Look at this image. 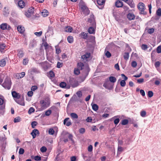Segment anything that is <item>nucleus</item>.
Listing matches in <instances>:
<instances>
[{
	"instance_id": "nucleus-1",
	"label": "nucleus",
	"mask_w": 161,
	"mask_h": 161,
	"mask_svg": "<svg viewBox=\"0 0 161 161\" xmlns=\"http://www.w3.org/2000/svg\"><path fill=\"white\" fill-rule=\"evenodd\" d=\"M41 109L43 110L48 107L50 104V101L48 99H45L40 101Z\"/></svg>"
},
{
	"instance_id": "nucleus-2",
	"label": "nucleus",
	"mask_w": 161,
	"mask_h": 161,
	"mask_svg": "<svg viewBox=\"0 0 161 161\" xmlns=\"http://www.w3.org/2000/svg\"><path fill=\"white\" fill-rule=\"evenodd\" d=\"M12 96L14 98L16 99L15 100V101L18 103L23 106L25 105V103L23 101H20L19 100H18L20 97V95L19 94V93L16 92L15 91H13L12 92Z\"/></svg>"
},
{
	"instance_id": "nucleus-3",
	"label": "nucleus",
	"mask_w": 161,
	"mask_h": 161,
	"mask_svg": "<svg viewBox=\"0 0 161 161\" xmlns=\"http://www.w3.org/2000/svg\"><path fill=\"white\" fill-rule=\"evenodd\" d=\"M11 81L8 78H6L4 83L2 84V86L5 89L9 90L11 86Z\"/></svg>"
},
{
	"instance_id": "nucleus-4",
	"label": "nucleus",
	"mask_w": 161,
	"mask_h": 161,
	"mask_svg": "<svg viewBox=\"0 0 161 161\" xmlns=\"http://www.w3.org/2000/svg\"><path fill=\"white\" fill-rule=\"evenodd\" d=\"M145 5L142 3H139L137 5V8L139 10L141 11L140 13V14L146 15L147 12L144 11Z\"/></svg>"
},
{
	"instance_id": "nucleus-5",
	"label": "nucleus",
	"mask_w": 161,
	"mask_h": 161,
	"mask_svg": "<svg viewBox=\"0 0 161 161\" xmlns=\"http://www.w3.org/2000/svg\"><path fill=\"white\" fill-rule=\"evenodd\" d=\"M63 138L68 137L69 140H70L72 142L74 143V141L73 139V136L68 132L66 131L63 132L62 134Z\"/></svg>"
},
{
	"instance_id": "nucleus-6",
	"label": "nucleus",
	"mask_w": 161,
	"mask_h": 161,
	"mask_svg": "<svg viewBox=\"0 0 161 161\" xmlns=\"http://www.w3.org/2000/svg\"><path fill=\"white\" fill-rule=\"evenodd\" d=\"M69 83L72 87H75L78 86V82L73 78H70Z\"/></svg>"
},
{
	"instance_id": "nucleus-7",
	"label": "nucleus",
	"mask_w": 161,
	"mask_h": 161,
	"mask_svg": "<svg viewBox=\"0 0 161 161\" xmlns=\"http://www.w3.org/2000/svg\"><path fill=\"white\" fill-rule=\"evenodd\" d=\"M88 22L92 24V25L93 27H96V23L94 18V16L93 15H91L90 18L88 19Z\"/></svg>"
},
{
	"instance_id": "nucleus-8",
	"label": "nucleus",
	"mask_w": 161,
	"mask_h": 161,
	"mask_svg": "<svg viewBox=\"0 0 161 161\" xmlns=\"http://www.w3.org/2000/svg\"><path fill=\"white\" fill-rule=\"evenodd\" d=\"M34 8L31 7L25 13V15L28 18L30 17L33 14L34 12Z\"/></svg>"
},
{
	"instance_id": "nucleus-9",
	"label": "nucleus",
	"mask_w": 161,
	"mask_h": 161,
	"mask_svg": "<svg viewBox=\"0 0 161 161\" xmlns=\"http://www.w3.org/2000/svg\"><path fill=\"white\" fill-rule=\"evenodd\" d=\"M81 8L83 14L85 15H87L89 14L90 11L86 6L83 5L82 6Z\"/></svg>"
},
{
	"instance_id": "nucleus-10",
	"label": "nucleus",
	"mask_w": 161,
	"mask_h": 161,
	"mask_svg": "<svg viewBox=\"0 0 161 161\" xmlns=\"http://www.w3.org/2000/svg\"><path fill=\"white\" fill-rule=\"evenodd\" d=\"M0 28L3 30L5 29L9 30L11 27L9 25H8L6 23H3L0 25Z\"/></svg>"
},
{
	"instance_id": "nucleus-11",
	"label": "nucleus",
	"mask_w": 161,
	"mask_h": 161,
	"mask_svg": "<svg viewBox=\"0 0 161 161\" xmlns=\"http://www.w3.org/2000/svg\"><path fill=\"white\" fill-rule=\"evenodd\" d=\"M69 118H65L64 120L63 123L64 125H66L67 126H69L72 125V123L70 120H69Z\"/></svg>"
},
{
	"instance_id": "nucleus-12",
	"label": "nucleus",
	"mask_w": 161,
	"mask_h": 161,
	"mask_svg": "<svg viewBox=\"0 0 161 161\" xmlns=\"http://www.w3.org/2000/svg\"><path fill=\"white\" fill-rule=\"evenodd\" d=\"M31 134L33 138H35L37 135L39 134V132L38 130L35 129L33 130Z\"/></svg>"
},
{
	"instance_id": "nucleus-13",
	"label": "nucleus",
	"mask_w": 161,
	"mask_h": 161,
	"mask_svg": "<svg viewBox=\"0 0 161 161\" xmlns=\"http://www.w3.org/2000/svg\"><path fill=\"white\" fill-rule=\"evenodd\" d=\"M91 54L90 53H86L85 54L82 55L81 58L84 60L87 61L88 59L90 58Z\"/></svg>"
},
{
	"instance_id": "nucleus-14",
	"label": "nucleus",
	"mask_w": 161,
	"mask_h": 161,
	"mask_svg": "<svg viewBox=\"0 0 161 161\" xmlns=\"http://www.w3.org/2000/svg\"><path fill=\"white\" fill-rule=\"evenodd\" d=\"M17 56L19 58H21L23 57L24 55V52L22 49L17 50Z\"/></svg>"
},
{
	"instance_id": "nucleus-15",
	"label": "nucleus",
	"mask_w": 161,
	"mask_h": 161,
	"mask_svg": "<svg viewBox=\"0 0 161 161\" xmlns=\"http://www.w3.org/2000/svg\"><path fill=\"white\" fill-rule=\"evenodd\" d=\"M115 5L117 8L122 7L123 6V2L119 0H117L115 3Z\"/></svg>"
},
{
	"instance_id": "nucleus-16",
	"label": "nucleus",
	"mask_w": 161,
	"mask_h": 161,
	"mask_svg": "<svg viewBox=\"0 0 161 161\" xmlns=\"http://www.w3.org/2000/svg\"><path fill=\"white\" fill-rule=\"evenodd\" d=\"M18 5L20 8H22L25 6V3L23 1L21 0L18 1Z\"/></svg>"
},
{
	"instance_id": "nucleus-17",
	"label": "nucleus",
	"mask_w": 161,
	"mask_h": 161,
	"mask_svg": "<svg viewBox=\"0 0 161 161\" xmlns=\"http://www.w3.org/2000/svg\"><path fill=\"white\" fill-rule=\"evenodd\" d=\"M127 17L128 19L130 20H134L135 17V15L134 14L129 13L128 14Z\"/></svg>"
},
{
	"instance_id": "nucleus-18",
	"label": "nucleus",
	"mask_w": 161,
	"mask_h": 161,
	"mask_svg": "<svg viewBox=\"0 0 161 161\" xmlns=\"http://www.w3.org/2000/svg\"><path fill=\"white\" fill-rule=\"evenodd\" d=\"M25 75V72H23L17 74L16 75V77L18 79H19L23 77Z\"/></svg>"
},
{
	"instance_id": "nucleus-19",
	"label": "nucleus",
	"mask_w": 161,
	"mask_h": 161,
	"mask_svg": "<svg viewBox=\"0 0 161 161\" xmlns=\"http://www.w3.org/2000/svg\"><path fill=\"white\" fill-rule=\"evenodd\" d=\"M77 66L78 67V68L80 70L84 69L85 67V66L83 63L81 62L78 63Z\"/></svg>"
},
{
	"instance_id": "nucleus-20",
	"label": "nucleus",
	"mask_w": 161,
	"mask_h": 161,
	"mask_svg": "<svg viewBox=\"0 0 161 161\" xmlns=\"http://www.w3.org/2000/svg\"><path fill=\"white\" fill-rule=\"evenodd\" d=\"M131 8L135 7V4L133 1L132 0H128L126 3Z\"/></svg>"
},
{
	"instance_id": "nucleus-21",
	"label": "nucleus",
	"mask_w": 161,
	"mask_h": 161,
	"mask_svg": "<svg viewBox=\"0 0 161 161\" xmlns=\"http://www.w3.org/2000/svg\"><path fill=\"white\" fill-rule=\"evenodd\" d=\"M72 30V28L70 26H67L64 28V31L66 32H71Z\"/></svg>"
},
{
	"instance_id": "nucleus-22",
	"label": "nucleus",
	"mask_w": 161,
	"mask_h": 161,
	"mask_svg": "<svg viewBox=\"0 0 161 161\" xmlns=\"http://www.w3.org/2000/svg\"><path fill=\"white\" fill-rule=\"evenodd\" d=\"M124 151L123 148L121 146H118L117 156L119 155Z\"/></svg>"
},
{
	"instance_id": "nucleus-23",
	"label": "nucleus",
	"mask_w": 161,
	"mask_h": 161,
	"mask_svg": "<svg viewBox=\"0 0 161 161\" xmlns=\"http://www.w3.org/2000/svg\"><path fill=\"white\" fill-rule=\"evenodd\" d=\"M17 30L19 32L21 33H23L25 31V28L21 26H19L17 27Z\"/></svg>"
},
{
	"instance_id": "nucleus-24",
	"label": "nucleus",
	"mask_w": 161,
	"mask_h": 161,
	"mask_svg": "<svg viewBox=\"0 0 161 161\" xmlns=\"http://www.w3.org/2000/svg\"><path fill=\"white\" fill-rule=\"evenodd\" d=\"M95 28L96 27H93V26H92V27H90L88 29V32L90 34H93L95 32L94 28Z\"/></svg>"
},
{
	"instance_id": "nucleus-25",
	"label": "nucleus",
	"mask_w": 161,
	"mask_h": 161,
	"mask_svg": "<svg viewBox=\"0 0 161 161\" xmlns=\"http://www.w3.org/2000/svg\"><path fill=\"white\" fill-rule=\"evenodd\" d=\"M48 11L45 9L43 10V11L42 12V15L44 17L47 16L48 15Z\"/></svg>"
},
{
	"instance_id": "nucleus-26",
	"label": "nucleus",
	"mask_w": 161,
	"mask_h": 161,
	"mask_svg": "<svg viewBox=\"0 0 161 161\" xmlns=\"http://www.w3.org/2000/svg\"><path fill=\"white\" fill-rule=\"evenodd\" d=\"M6 64V61L5 59H2L0 60V66L2 67H4Z\"/></svg>"
},
{
	"instance_id": "nucleus-27",
	"label": "nucleus",
	"mask_w": 161,
	"mask_h": 161,
	"mask_svg": "<svg viewBox=\"0 0 161 161\" xmlns=\"http://www.w3.org/2000/svg\"><path fill=\"white\" fill-rule=\"evenodd\" d=\"M70 115L72 119H77L78 117L77 114L74 113H71L70 114Z\"/></svg>"
},
{
	"instance_id": "nucleus-28",
	"label": "nucleus",
	"mask_w": 161,
	"mask_h": 161,
	"mask_svg": "<svg viewBox=\"0 0 161 161\" xmlns=\"http://www.w3.org/2000/svg\"><path fill=\"white\" fill-rule=\"evenodd\" d=\"M31 72L32 74L33 73H38L39 72V70L36 68H33L31 70Z\"/></svg>"
},
{
	"instance_id": "nucleus-29",
	"label": "nucleus",
	"mask_w": 161,
	"mask_h": 161,
	"mask_svg": "<svg viewBox=\"0 0 161 161\" xmlns=\"http://www.w3.org/2000/svg\"><path fill=\"white\" fill-rule=\"evenodd\" d=\"M109 81L112 83H114L116 80V78L113 76H110L109 77Z\"/></svg>"
},
{
	"instance_id": "nucleus-30",
	"label": "nucleus",
	"mask_w": 161,
	"mask_h": 161,
	"mask_svg": "<svg viewBox=\"0 0 161 161\" xmlns=\"http://www.w3.org/2000/svg\"><path fill=\"white\" fill-rule=\"evenodd\" d=\"M5 47V45L4 43H0V51L1 52H3V50L4 49Z\"/></svg>"
},
{
	"instance_id": "nucleus-31",
	"label": "nucleus",
	"mask_w": 161,
	"mask_h": 161,
	"mask_svg": "<svg viewBox=\"0 0 161 161\" xmlns=\"http://www.w3.org/2000/svg\"><path fill=\"white\" fill-rule=\"evenodd\" d=\"M56 49V53L58 54L61 53V50L60 47L58 46H56L55 47Z\"/></svg>"
},
{
	"instance_id": "nucleus-32",
	"label": "nucleus",
	"mask_w": 161,
	"mask_h": 161,
	"mask_svg": "<svg viewBox=\"0 0 161 161\" xmlns=\"http://www.w3.org/2000/svg\"><path fill=\"white\" fill-rule=\"evenodd\" d=\"M67 40L69 43H72L73 41V37L71 36H69L67 37Z\"/></svg>"
},
{
	"instance_id": "nucleus-33",
	"label": "nucleus",
	"mask_w": 161,
	"mask_h": 161,
	"mask_svg": "<svg viewBox=\"0 0 161 161\" xmlns=\"http://www.w3.org/2000/svg\"><path fill=\"white\" fill-rule=\"evenodd\" d=\"M129 54L128 52L125 53L124 55V58L125 60H127L129 58Z\"/></svg>"
},
{
	"instance_id": "nucleus-34",
	"label": "nucleus",
	"mask_w": 161,
	"mask_h": 161,
	"mask_svg": "<svg viewBox=\"0 0 161 161\" xmlns=\"http://www.w3.org/2000/svg\"><path fill=\"white\" fill-rule=\"evenodd\" d=\"M92 108L94 110L96 111L98 110V107L97 104H94L92 105Z\"/></svg>"
},
{
	"instance_id": "nucleus-35",
	"label": "nucleus",
	"mask_w": 161,
	"mask_h": 161,
	"mask_svg": "<svg viewBox=\"0 0 161 161\" xmlns=\"http://www.w3.org/2000/svg\"><path fill=\"white\" fill-rule=\"evenodd\" d=\"M156 15L158 16H161V8H159L156 11Z\"/></svg>"
},
{
	"instance_id": "nucleus-36",
	"label": "nucleus",
	"mask_w": 161,
	"mask_h": 161,
	"mask_svg": "<svg viewBox=\"0 0 161 161\" xmlns=\"http://www.w3.org/2000/svg\"><path fill=\"white\" fill-rule=\"evenodd\" d=\"M97 2L98 5H101L104 3V0H97Z\"/></svg>"
},
{
	"instance_id": "nucleus-37",
	"label": "nucleus",
	"mask_w": 161,
	"mask_h": 161,
	"mask_svg": "<svg viewBox=\"0 0 161 161\" xmlns=\"http://www.w3.org/2000/svg\"><path fill=\"white\" fill-rule=\"evenodd\" d=\"M60 86L62 88H64L66 86V84L64 82H61L59 84Z\"/></svg>"
},
{
	"instance_id": "nucleus-38",
	"label": "nucleus",
	"mask_w": 161,
	"mask_h": 161,
	"mask_svg": "<svg viewBox=\"0 0 161 161\" xmlns=\"http://www.w3.org/2000/svg\"><path fill=\"white\" fill-rule=\"evenodd\" d=\"M146 112L145 111L143 110L141 112L140 115L142 117H145L146 116Z\"/></svg>"
},
{
	"instance_id": "nucleus-39",
	"label": "nucleus",
	"mask_w": 161,
	"mask_h": 161,
	"mask_svg": "<svg viewBox=\"0 0 161 161\" xmlns=\"http://www.w3.org/2000/svg\"><path fill=\"white\" fill-rule=\"evenodd\" d=\"M44 47L45 49L46 50V52H47V49L48 48H51V47L50 46L48 45V44L47 43H45L44 45Z\"/></svg>"
},
{
	"instance_id": "nucleus-40",
	"label": "nucleus",
	"mask_w": 161,
	"mask_h": 161,
	"mask_svg": "<svg viewBox=\"0 0 161 161\" xmlns=\"http://www.w3.org/2000/svg\"><path fill=\"white\" fill-rule=\"evenodd\" d=\"M54 73L52 71H50L49 73L48 76L50 77L53 78L54 76Z\"/></svg>"
},
{
	"instance_id": "nucleus-41",
	"label": "nucleus",
	"mask_w": 161,
	"mask_h": 161,
	"mask_svg": "<svg viewBox=\"0 0 161 161\" xmlns=\"http://www.w3.org/2000/svg\"><path fill=\"white\" fill-rule=\"evenodd\" d=\"M4 103V99L3 97H0V105H2Z\"/></svg>"
},
{
	"instance_id": "nucleus-42",
	"label": "nucleus",
	"mask_w": 161,
	"mask_h": 161,
	"mask_svg": "<svg viewBox=\"0 0 161 161\" xmlns=\"http://www.w3.org/2000/svg\"><path fill=\"white\" fill-rule=\"evenodd\" d=\"M141 48L142 50H146L148 46L146 45L143 44L141 46Z\"/></svg>"
},
{
	"instance_id": "nucleus-43",
	"label": "nucleus",
	"mask_w": 161,
	"mask_h": 161,
	"mask_svg": "<svg viewBox=\"0 0 161 161\" xmlns=\"http://www.w3.org/2000/svg\"><path fill=\"white\" fill-rule=\"evenodd\" d=\"M52 113V111L50 109H48L45 112V114L46 116H49Z\"/></svg>"
},
{
	"instance_id": "nucleus-44",
	"label": "nucleus",
	"mask_w": 161,
	"mask_h": 161,
	"mask_svg": "<svg viewBox=\"0 0 161 161\" xmlns=\"http://www.w3.org/2000/svg\"><path fill=\"white\" fill-rule=\"evenodd\" d=\"M21 118L19 117H18L15 118L14 119V123H17L20 121Z\"/></svg>"
},
{
	"instance_id": "nucleus-45",
	"label": "nucleus",
	"mask_w": 161,
	"mask_h": 161,
	"mask_svg": "<svg viewBox=\"0 0 161 161\" xmlns=\"http://www.w3.org/2000/svg\"><path fill=\"white\" fill-rule=\"evenodd\" d=\"M54 133V130L52 128H51L49 129L48 130V133L49 134L51 135H53Z\"/></svg>"
},
{
	"instance_id": "nucleus-46",
	"label": "nucleus",
	"mask_w": 161,
	"mask_h": 161,
	"mask_svg": "<svg viewBox=\"0 0 161 161\" xmlns=\"http://www.w3.org/2000/svg\"><path fill=\"white\" fill-rule=\"evenodd\" d=\"M128 123V121L127 119H124L122 121V124L123 125H127Z\"/></svg>"
},
{
	"instance_id": "nucleus-47",
	"label": "nucleus",
	"mask_w": 161,
	"mask_h": 161,
	"mask_svg": "<svg viewBox=\"0 0 161 161\" xmlns=\"http://www.w3.org/2000/svg\"><path fill=\"white\" fill-rule=\"evenodd\" d=\"M29 60L27 58L24 59L23 60V63L24 65H26L28 64Z\"/></svg>"
},
{
	"instance_id": "nucleus-48",
	"label": "nucleus",
	"mask_w": 161,
	"mask_h": 161,
	"mask_svg": "<svg viewBox=\"0 0 161 161\" xmlns=\"http://www.w3.org/2000/svg\"><path fill=\"white\" fill-rule=\"evenodd\" d=\"M154 29L153 28H151L147 30V32L149 34H151L154 32Z\"/></svg>"
},
{
	"instance_id": "nucleus-49",
	"label": "nucleus",
	"mask_w": 161,
	"mask_h": 161,
	"mask_svg": "<svg viewBox=\"0 0 161 161\" xmlns=\"http://www.w3.org/2000/svg\"><path fill=\"white\" fill-rule=\"evenodd\" d=\"M80 69H75L74 70V73L76 75H78L80 73Z\"/></svg>"
},
{
	"instance_id": "nucleus-50",
	"label": "nucleus",
	"mask_w": 161,
	"mask_h": 161,
	"mask_svg": "<svg viewBox=\"0 0 161 161\" xmlns=\"http://www.w3.org/2000/svg\"><path fill=\"white\" fill-rule=\"evenodd\" d=\"M47 150L46 147L44 146L42 147L40 149L42 153L46 152Z\"/></svg>"
},
{
	"instance_id": "nucleus-51",
	"label": "nucleus",
	"mask_w": 161,
	"mask_h": 161,
	"mask_svg": "<svg viewBox=\"0 0 161 161\" xmlns=\"http://www.w3.org/2000/svg\"><path fill=\"white\" fill-rule=\"evenodd\" d=\"M79 132L80 133L83 134L85 132V129L83 128H81L79 130Z\"/></svg>"
},
{
	"instance_id": "nucleus-52",
	"label": "nucleus",
	"mask_w": 161,
	"mask_h": 161,
	"mask_svg": "<svg viewBox=\"0 0 161 161\" xmlns=\"http://www.w3.org/2000/svg\"><path fill=\"white\" fill-rule=\"evenodd\" d=\"M120 84L122 87L125 86L126 85V82L125 80H122L120 82Z\"/></svg>"
},
{
	"instance_id": "nucleus-53",
	"label": "nucleus",
	"mask_w": 161,
	"mask_h": 161,
	"mask_svg": "<svg viewBox=\"0 0 161 161\" xmlns=\"http://www.w3.org/2000/svg\"><path fill=\"white\" fill-rule=\"evenodd\" d=\"M147 95L148 97H151L153 96V93L152 91H149L148 92Z\"/></svg>"
},
{
	"instance_id": "nucleus-54",
	"label": "nucleus",
	"mask_w": 161,
	"mask_h": 161,
	"mask_svg": "<svg viewBox=\"0 0 161 161\" xmlns=\"http://www.w3.org/2000/svg\"><path fill=\"white\" fill-rule=\"evenodd\" d=\"M35 111V109L33 107H31L28 111V113L29 114H31V113L34 112Z\"/></svg>"
},
{
	"instance_id": "nucleus-55",
	"label": "nucleus",
	"mask_w": 161,
	"mask_h": 161,
	"mask_svg": "<svg viewBox=\"0 0 161 161\" xmlns=\"http://www.w3.org/2000/svg\"><path fill=\"white\" fill-rule=\"evenodd\" d=\"M105 55L107 56V58H109L111 56V54L109 51H107L105 53Z\"/></svg>"
},
{
	"instance_id": "nucleus-56",
	"label": "nucleus",
	"mask_w": 161,
	"mask_h": 161,
	"mask_svg": "<svg viewBox=\"0 0 161 161\" xmlns=\"http://www.w3.org/2000/svg\"><path fill=\"white\" fill-rule=\"evenodd\" d=\"M31 125L32 127L34 128L37 125V122L36 121H33L31 123Z\"/></svg>"
},
{
	"instance_id": "nucleus-57",
	"label": "nucleus",
	"mask_w": 161,
	"mask_h": 161,
	"mask_svg": "<svg viewBox=\"0 0 161 161\" xmlns=\"http://www.w3.org/2000/svg\"><path fill=\"white\" fill-rule=\"evenodd\" d=\"M25 151L24 149L20 148L19 149V153L20 154H23L24 153Z\"/></svg>"
},
{
	"instance_id": "nucleus-58",
	"label": "nucleus",
	"mask_w": 161,
	"mask_h": 161,
	"mask_svg": "<svg viewBox=\"0 0 161 161\" xmlns=\"http://www.w3.org/2000/svg\"><path fill=\"white\" fill-rule=\"evenodd\" d=\"M157 52L158 53H161V46H158L157 48Z\"/></svg>"
},
{
	"instance_id": "nucleus-59",
	"label": "nucleus",
	"mask_w": 161,
	"mask_h": 161,
	"mask_svg": "<svg viewBox=\"0 0 161 161\" xmlns=\"http://www.w3.org/2000/svg\"><path fill=\"white\" fill-rule=\"evenodd\" d=\"M131 66L132 67L134 68L136 67L137 66V63L135 61H133L131 63Z\"/></svg>"
},
{
	"instance_id": "nucleus-60",
	"label": "nucleus",
	"mask_w": 161,
	"mask_h": 161,
	"mask_svg": "<svg viewBox=\"0 0 161 161\" xmlns=\"http://www.w3.org/2000/svg\"><path fill=\"white\" fill-rule=\"evenodd\" d=\"M34 159L36 161H40L41 160V157L39 156H36L35 157Z\"/></svg>"
},
{
	"instance_id": "nucleus-61",
	"label": "nucleus",
	"mask_w": 161,
	"mask_h": 161,
	"mask_svg": "<svg viewBox=\"0 0 161 161\" xmlns=\"http://www.w3.org/2000/svg\"><path fill=\"white\" fill-rule=\"evenodd\" d=\"M82 35L83 38L84 39H86L88 37L87 34L85 33L84 32L82 33Z\"/></svg>"
},
{
	"instance_id": "nucleus-62",
	"label": "nucleus",
	"mask_w": 161,
	"mask_h": 161,
	"mask_svg": "<svg viewBox=\"0 0 161 161\" xmlns=\"http://www.w3.org/2000/svg\"><path fill=\"white\" fill-rule=\"evenodd\" d=\"M144 79L143 78H140L137 80V82L139 83H141L144 82Z\"/></svg>"
},
{
	"instance_id": "nucleus-63",
	"label": "nucleus",
	"mask_w": 161,
	"mask_h": 161,
	"mask_svg": "<svg viewBox=\"0 0 161 161\" xmlns=\"http://www.w3.org/2000/svg\"><path fill=\"white\" fill-rule=\"evenodd\" d=\"M92 146L91 145H89L88 147V150L89 152H91L92 150Z\"/></svg>"
},
{
	"instance_id": "nucleus-64",
	"label": "nucleus",
	"mask_w": 161,
	"mask_h": 161,
	"mask_svg": "<svg viewBox=\"0 0 161 161\" xmlns=\"http://www.w3.org/2000/svg\"><path fill=\"white\" fill-rule=\"evenodd\" d=\"M38 88L36 86H33L31 88V90L32 91H35Z\"/></svg>"
}]
</instances>
